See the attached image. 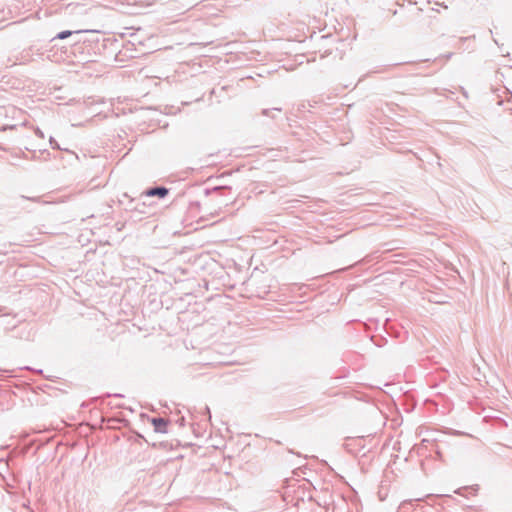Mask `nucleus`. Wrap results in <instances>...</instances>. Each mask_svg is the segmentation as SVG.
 <instances>
[{
    "label": "nucleus",
    "instance_id": "nucleus-1",
    "mask_svg": "<svg viewBox=\"0 0 512 512\" xmlns=\"http://www.w3.org/2000/svg\"><path fill=\"white\" fill-rule=\"evenodd\" d=\"M169 194V189L165 186H154L146 189L141 193V197H158L165 198Z\"/></svg>",
    "mask_w": 512,
    "mask_h": 512
},
{
    "label": "nucleus",
    "instance_id": "nucleus-5",
    "mask_svg": "<svg viewBox=\"0 0 512 512\" xmlns=\"http://www.w3.org/2000/svg\"><path fill=\"white\" fill-rule=\"evenodd\" d=\"M412 505V501L409 500V501H403L400 506H399V511L400 512H406V510L408 509L409 506Z\"/></svg>",
    "mask_w": 512,
    "mask_h": 512
},
{
    "label": "nucleus",
    "instance_id": "nucleus-7",
    "mask_svg": "<svg viewBox=\"0 0 512 512\" xmlns=\"http://www.w3.org/2000/svg\"><path fill=\"white\" fill-rule=\"evenodd\" d=\"M35 133L38 137L44 138V133L39 128L36 129Z\"/></svg>",
    "mask_w": 512,
    "mask_h": 512
},
{
    "label": "nucleus",
    "instance_id": "nucleus-6",
    "mask_svg": "<svg viewBox=\"0 0 512 512\" xmlns=\"http://www.w3.org/2000/svg\"><path fill=\"white\" fill-rule=\"evenodd\" d=\"M49 143L52 149L61 150V147L59 146L58 142L53 137H50Z\"/></svg>",
    "mask_w": 512,
    "mask_h": 512
},
{
    "label": "nucleus",
    "instance_id": "nucleus-9",
    "mask_svg": "<svg viewBox=\"0 0 512 512\" xmlns=\"http://www.w3.org/2000/svg\"><path fill=\"white\" fill-rule=\"evenodd\" d=\"M205 413L208 414L209 419L211 418L210 409L208 406L205 407Z\"/></svg>",
    "mask_w": 512,
    "mask_h": 512
},
{
    "label": "nucleus",
    "instance_id": "nucleus-12",
    "mask_svg": "<svg viewBox=\"0 0 512 512\" xmlns=\"http://www.w3.org/2000/svg\"><path fill=\"white\" fill-rule=\"evenodd\" d=\"M221 189H222V187H216V188H214V190H221Z\"/></svg>",
    "mask_w": 512,
    "mask_h": 512
},
{
    "label": "nucleus",
    "instance_id": "nucleus-10",
    "mask_svg": "<svg viewBox=\"0 0 512 512\" xmlns=\"http://www.w3.org/2000/svg\"><path fill=\"white\" fill-rule=\"evenodd\" d=\"M263 114H264V115H266V116H268V115H269V110H268V109H264V110H263Z\"/></svg>",
    "mask_w": 512,
    "mask_h": 512
},
{
    "label": "nucleus",
    "instance_id": "nucleus-11",
    "mask_svg": "<svg viewBox=\"0 0 512 512\" xmlns=\"http://www.w3.org/2000/svg\"><path fill=\"white\" fill-rule=\"evenodd\" d=\"M115 397H123L121 394H114Z\"/></svg>",
    "mask_w": 512,
    "mask_h": 512
},
{
    "label": "nucleus",
    "instance_id": "nucleus-8",
    "mask_svg": "<svg viewBox=\"0 0 512 512\" xmlns=\"http://www.w3.org/2000/svg\"><path fill=\"white\" fill-rule=\"evenodd\" d=\"M467 489H468V487H463V488H459V489H458V490H456L455 492H456L457 494L462 495V490H467Z\"/></svg>",
    "mask_w": 512,
    "mask_h": 512
},
{
    "label": "nucleus",
    "instance_id": "nucleus-2",
    "mask_svg": "<svg viewBox=\"0 0 512 512\" xmlns=\"http://www.w3.org/2000/svg\"><path fill=\"white\" fill-rule=\"evenodd\" d=\"M151 423L154 426L155 432L158 433H166L167 432V426H168V420L162 417H154L151 419Z\"/></svg>",
    "mask_w": 512,
    "mask_h": 512
},
{
    "label": "nucleus",
    "instance_id": "nucleus-4",
    "mask_svg": "<svg viewBox=\"0 0 512 512\" xmlns=\"http://www.w3.org/2000/svg\"><path fill=\"white\" fill-rule=\"evenodd\" d=\"M80 32H81V31H75V32H73V31H69V30L61 31V32H59V33L56 35L55 39H61V40H63V39L68 38L69 36H71L73 33L78 34V33H80Z\"/></svg>",
    "mask_w": 512,
    "mask_h": 512
},
{
    "label": "nucleus",
    "instance_id": "nucleus-3",
    "mask_svg": "<svg viewBox=\"0 0 512 512\" xmlns=\"http://www.w3.org/2000/svg\"><path fill=\"white\" fill-rule=\"evenodd\" d=\"M145 208H146L145 202H142V203L135 202L134 199H131V201H130V208H129L131 211H137L139 213L144 214V213H146Z\"/></svg>",
    "mask_w": 512,
    "mask_h": 512
}]
</instances>
